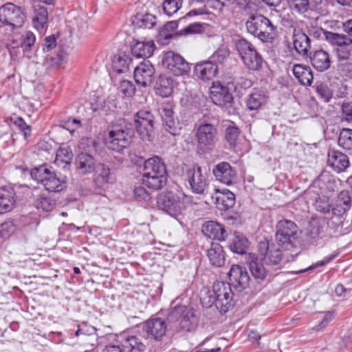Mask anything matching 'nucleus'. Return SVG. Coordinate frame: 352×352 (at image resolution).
Segmentation results:
<instances>
[{
	"label": "nucleus",
	"mask_w": 352,
	"mask_h": 352,
	"mask_svg": "<svg viewBox=\"0 0 352 352\" xmlns=\"http://www.w3.org/2000/svg\"><path fill=\"white\" fill-rule=\"evenodd\" d=\"M78 148L81 150V152L91 153L95 151V142L91 138H83L79 142Z\"/></svg>",
	"instance_id": "obj_56"
},
{
	"label": "nucleus",
	"mask_w": 352,
	"mask_h": 352,
	"mask_svg": "<svg viewBox=\"0 0 352 352\" xmlns=\"http://www.w3.org/2000/svg\"><path fill=\"white\" fill-rule=\"evenodd\" d=\"M26 19L24 10L12 3L0 7V22L10 31L20 28Z\"/></svg>",
	"instance_id": "obj_4"
},
{
	"label": "nucleus",
	"mask_w": 352,
	"mask_h": 352,
	"mask_svg": "<svg viewBox=\"0 0 352 352\" xmlns=\"http://www.w3.org/2000/svg\"><path fill=\"white\" fill-rule=\"evenodd\" d=\"M189 198L182 192H164L157 198L158 207L171 217H177L186 208L185 202Z\"/></svg>",
	"instance_id": "obj_3"
},
{
	"label": "nucleus",
	"mask_w": 352,
	"mask_h": 352,
	"mask_svg": "<svg viewBox=\"0 0 352 352\" xmlns=\"http://www.w3.org/2000/svg\"><path fill=\"white\" fill-rule=\"evenodd\" d=\"M290 8L298 13L314 10L322 3V0H287Z\"/></svg>",
	"instance_id": "obj_32"
},
{
	"label": "nucleus",
	"mask_w": 352,
	"mask_h": 352,
	"mask_svg": "<svg viewBox=\"0 0 352 352\" xmlns=\"http://www.w3.org/2000/svg\"><path fill=\"white\" fill-rule=\"evenodd\" d=\"M195 75L204 80H208L212 79L217 74V66L211 61L201 62L195 66Z\"/></svg>",
	"instance_id": "obj_27"
},
{
	"label": "nucleus",
	"mask_w": 352,
	"mask_h": 352,
	"mask_svg": "<svg viewBox=\"0 0 352 352\" xmlns=\"http://www.w3.org/2000/svg\"><path fill=\"white\" fill-rule=\"evenodd\" d=\"M207 256L210 263L215 267H221L225 263V254L222 246L218 243H212L208 250Z\"/></svg>",
	"instance_id": "obj_33"
},
{
	"label": "nucleus",
	"mask_w": 352,
	"mask_h": 352,
	"mask_svg": "<svg viewBox=\"0 0 352 352\" xmlns=\"http://www.w3.org/2000/svg\"><path fill=\"white\" fill-rule=\"evenodd\" d=\"M155 74L154 67L149 60L142 61L134 69V78L136 83L142 87L151 85Z\"/></svg>",
	"instance_id": "obj_18"
},
{
	"label": "nucleus",
	"mask_w": 352,
	"mask_h": 352,
	"mask_svg": "<svg viewBox=\"0 0 352 352\" xmlns=\"http://www.w3.org/2000/svg\"><path fill=\"white\" fill-rule=\"evenodd\" d=\"M134 197L136 199L148 201L150 199V195L142 186H137L134 189Z\"/></svg>",
	"instance_id": "obj_62"
},
{
	"label": "nucleus",
	"mask_w": 352,
	"mask_h": 352,
	"mask_svg": "<svg viewBox=\"0 0 352 352\" xmlns=\"http://www.w3.org/2000/svg\"><path fill=\"white\" fill-rule=\"evenodd\" d=\"M212 198L215 199L217 207L221 210L232 208L235 203V195L228 189L216 190Z\"/></svg>",
	"instance_id": "obj_23"
},
{
	"label": "nucleus",
	"mask_w": 352,
	"mask_h": 352,
	"mask_svg": "<svg viewBox=\"0 0 352 352\" xmlns=\"http://www.w3.org/2000/svg\"><path fill=\"white\" fill-rule=\"evenodd\" d=\"M339 145L352 155V129H343L338 138Z\"/></svg>",
	"instance_id": "obj_46"
},
{
	"label": "nucleus",
	"mask_w": 352,
	"mask_h": 352,
	"mask_svg": "<svg viewBox=\"0 0 352 352\" xmlns=\"http://www.w3.org/2000/svg\"><path fill=\"white\" fill-rule=\"evenodd\" d=\"M292 71L294 76L298 80L300 84L303 85H311L313 80V75L309 67L296 64L294 65Z\"/></svg>",
	"instance_id": "obj_38"
},
{
	"label": "nucleus",
	"mask_w": 352,
	"mask_h": 352,
	"mask_svg": "<svg viewBox=\"0 0 352 352\" xmlns=\"http://www.w3.org/2000/svg\"><path fill=\"white\" fill-rule=\"evenodd\" d=\"M159 113L165 130L173 135L179 134L181 126L178 119L175 116L173 104L162 103L159 108Z\"/></svg>",
	"instance_id": "obj_13"
},
{
	"label": "nucleus",
	"mask_w": 352,
	"mask_h": 352,
	"mask_svg": "<svg viewBox=\"0 0 352 352\" xmlns=\"http://www.w3.org/2000/svg\"><path fill=\"white\" fill-rule=\"evenodd\" d=\"M157 86L159 94L164 97H167L172 93L173 80L169 78L160 77Z\"/></svg>",
	"instance_id": "obj_50"
},
{
	"label": "nucleus",
	"mask_w": 352,
	"mask_h": 352,
	"mask_svg": "<svg viewBox=\"0 0 352 352\" xmlns=\"http://www.w3.org/2000/svg\"><path fill=\"white\" fill-rule=\"evenodd\" d=\"M94 173V182L98 186H103L113 180L110 168L104 164L100 163L96 165Z\"/></svg>",
	"instance_id": "obj_31"
},
{
	"label": "nucleus",
	"mask_w": 352,
	"mask_h": 352,
	"mask_svg": "<svg viewBox=\"0 0 352 352\" xmlns=\"http://www.w3.org/2000/svg\"><path fill=\"white\" fill-rule=\"evenodd\" d=\"M123 352H144L145 344L136 336L124 337L121 341Z\"/></svg>",
	"instance_id": "obj_36"
},
{
	"label": "nucleus",
	"mask_w": 352,
	"mask_h": 352,
	"mask_svg": "<svg viewBox=\"0 0 352 352\" xmlns=\"http://www.w3.org/2000/svg\"><path fill=\"white\" fill-rule=\"evenodd\" d=\"M298 230L294 222L286 219L279 221L276 225V243L282 248L290 250L295 245Z\"/></svg>",
	"instance_id": "obj_5"
},
{
	"label": "nucleus",
	"mask_w": 352,
	"mask_h": 352,
	"mask_svg": "<svg viewBox=\"0 0 352 352\" xmlns=\"http://www.w3.org/2000/svg\"><path fill=\"white\" fill-rule=\"evenodd\" d=\"M202 32V25L199 23H191L186 28L182 29L176 33L177 35H187L192 34H197Z\"/></svg>",
	"instance_id": "obj_55"
},
{
	"label": "nucleus",
	"mask_w": 352,
	"mask_h": 352,
	"mask_svg": "<svg viewBox=\"0 0 352 352\" xmlns=\"http://www.w3.org/2000/svg\"><path fill=\"white\" fill-rule=\"evenodd\" d=\"M35 204L38 209L48 212L54 208L56 200L45 194H41L38 196Z\"/></svg>",
	"instance_id": "obj_47"
},
{
	"label": "nucleus",
	"mask_w": 352,
	"mask_h": 352,
	"mask_svg": "<svg viewBox=\"0 0 352 352\" xmlns=\"http://www.w3.org/2000/svg\"><path fill=\"white\" fill-rule=\"evenodd\" d=\"M258 250L266 265H277L282 260V252L280 249L276 248L274 243L270 244L267 241H261Z\"/></svg>",
	"instance_id": "obj_15"
},
{
	"label": "nucleus",
	"mask_w": 352,
	"mask_h": 352,
	"mask_svg": "<svg viewBox=\"0 0 352 352\" xmlns=\"http://www.w3.org/2000/svg\"><path fill=\"white\" fill-rule=\"evenodd\" d=\"M315 208L318 211L322 213L329 212L330 209V204L328 198L323 197L317 199L315 203Z\"/></svg>",
	"instance_id": "obj_60"
},
{
	"label": "nucleus",
	"mask_w": 352,
	"mask_h": 352,
	"mask_svg": "<svg viewBox=\"0 0 352 352\" xmlns=\"http://www.w3.org/2000/svg\"><path fill=\"white\" fill-rule=\"evenodd\" d=\"M267 102L266 95L261 91H255L248 97L246 104L250 110H257Z\"/></svg>",
	"instance_id": "obj_44"
},
{
	"label": "nucleus",
	"mask_w": 352,
	"mask_h": 352,
	"mask_svg": "<svg viewBox=\"0 0 352 352\" xmlns=\"http://www.w3.org/2000/svg\"><path fill=\"white\" fill-rule=\"evenodd\" d=\"M120 89L125 96L131 97L134 94L135 88L131 82L123 80L120 83Z\"/></svg>",
	"instance_id": "obj_59"
},
{
	"label": "nucleus",
	"mask_w": 352,
	"mask_h": 352,
	"mask_svg": "<svg viewBox=\"0 0 352 352\" xmlns=\"http://www.w3.org/2000/svg\"><path fill=\"white\" fill-rule=\"evenodd\" d=\"M168 318L171 321H179L181 329L186 331L195 329L197 324V318L194 310L184 305L175 307Z\"/></svg>",
	"instance_id": "obj_9"
},
{
	"label": "nucleus",
	"mask_w": 352,
	"mask_h": 352,
	"mask_svg": "<svg viewBox=\"0 0 352 352\" xmlns=\"http://www.w3.org/2000/svg\"><path fill=\"white\" fill-rule=\"evenodd\" d=\"M318 95L323 100L324 102H329L333 96V92L330 88L324 84H320L316 87Z\"/></svg>",
	"instance_id": "obj_54"
},
{
	"label": "nucleus",
	"mask_w": 352,
	"mask_h": 352,
	"mask_svg": "<svg viewBox=\"0 0 352 352\" xmlns=\"http://www.w3.org/2000/svg\"><path fill=\"white\" fill-rule=\"evenodd\" d=\"M14 125L23 133L24 138L27 140L31 135V126L28 125L23 118H17L14 122Z\"/></svg>",
	"instance_id": "obj_57"
},
{
	"label": "nucleus",
	"mask_w": 352,
	"mask_h": 352,
	"mask_svg": "<svg viewBox=\"0 0 352 352\" xmlns=\"http://www.w3.org/2000/svg\"><path fill=\"white\" fill-rule=\"evenodd\" d=\"M203 233L208 238L223 241L226 238V230L222 226L215 221H208L203 225Z\"/></svg>",
	"instance_id": "obj_30"
},
{
	"label": "nucleus",
	"mask_w": 352,
	"mask_h": 352,
	"mask_svg": "<svg viewBox=\"0 0 352 352\" xmlns=\"http://www.w3.org/2000/svg\"><path fill=\"white\" fill-rule=\"evenodd\" d=\"M293 44L296 51L302 56H307L308 51L311 48L310 38L300 30H294V31Z\"/></svg>",
	"instance_id": "obj_26"
},
{
	"label": "nucleus",
	"mask_w": 352,
	"mask_h": 352,
	"mask_svg": "<svg viewBox=\"0 0 352 352\" xmlns=\"http://www.w3.org/2000/svg\"><path fill=\"white\" fill-rule=\"evenodd\" d=\"M202 2L204 3V8L192 10L187 14V16H191L208 14V11L207 10V7L214 10L221 12L225 6V3L222 0H203Z\"/></svg>",
	"instance_id": "obj_39"
},
{
	"label": "nucleus",
	"mask_w": 352,
	"mask_h": 352,
	"mask_svg": "<svg viewBox=\"0 0 352 352\" xmlns=\"http://www.w3.org/2000/svg\"><path fill=\"white\" fill-rule=\"evenodd\" d=\"M141 27L151 29L156 24V17L151 14H146L142 16L140 19Z\"/></svg>",
	"instance_id": "obj_61"
},
{
	"label": "nucleus",
	"mask_w": 352,
	"mask_h": 352,
	"mask_svg": "<svg viewBox=\"0 0 352 352\" xmlns=\"http://www.w3.org/2000/svg\"><path fill=\"white\" fill-rule=\"evenodd\" d=\"M309 58L311 65L318 72H324L330 67L329 55L328 52L323 50H318L311 52Z\"/></svg>",
	"instance_id": "obj_22"
},
{
	"label": "nucleus",
	"mask_w": 352,
	"mask_h": 352,
	"mask_svg": "<svg viewBox=\"0 0 352 352\" xmlns=\"http://www.w3.org/2000/svg\"><path fill=\"white\" fill-rule=\"evenodd\" d=\"M342 116L348 122H352V104L343 103L342 105Z\"/></svg>",
	"instance_id": "obj_64"
},
{
	"label": "nucleus",
	"mask_w": 352,
	"mask_h": 352,
	"mask_svg": "<svg viewBox=\"0 0 352 352\" xmlns=\"http://www.w3.org/2000/svg\"><path fill=\"white\" fill-rule=\"evenodd\" d=\"M247 31L263 42L272 41L276 35V27L266 16L256 14L245 22Z\"/></svg>",
	"instance_id": "obj_1"
},
{
	"label": "nucleus",
	"mask_w": 352,
	"mask_h": 352,
	"mask_svg": "<svg viewBox=\"0 0 352 352\" xmlns=\"http://www.w3.org/2000/svg\"><path fill=\"white\" fill-rule=\"evenodd\" d=\"M186 180L189 188L195 194H204L208 186V176L201 168L197 165L193 166L186 172Z\"/></svg>",
	"instance_id": "obj_11"
},
{
	"label": "nucleus",
	"mask_w": 352,
	"mask_h": 352,
	"mask_svg": "<svg viewBox=\"0 0 352 352\" xmlns=\"http://www.w3.org/2000/svg\"><path fill=\"white\" fill-rule=\"evenodd\" d=\"M132 130L126 125H113L109 131L107 140L108 147L116 151H120L131 142Z\"/></svg>",
	"instance_id": "obj_8"
},
{
	"label": "nucleus",
	"mask_w": 352,
	"mask_h": 352,
	"mask_svg": "<svg viewBox=\"0 0 352 352\" xmlns=\"http://www.w3.org/2000/svg\"><path fill=\"white\" fill-rule=\"evenodd\" d=\"M177 27L178 25L175 21L166 23L163 30L160 32V36L166 40L171 38L174 34V31L177 28Z\"/></svg>",
	"instance_id": "obj_53"
},
{
	"label": "nucleus",
	"mask_w": 352,
	"mask_h": 352,
	"mask_svg": "<svg viewBox=\"0 0 352 352\" xmlns=\"http://www.w3.org/2000/svg\"><path fill=\"white\" fill-rule=\"evenodd\" d=\"M164 170H166V166L157 156H154L144 162V173H164Z\"/></svg>",
	"instance_id": "obj_41"
},
{
	"label": "nucleus",
	"mask_w": 352,
	"mask_h": 352,
	"mask_svg": "<svg viewBox=\"0 0 352 352\" xmlns=\"http://www.w3.org/2000/svg\"><path fill=\"white\" fill-rule=\"evenodd\" d=\"M351 206V199L349 191L342 190L340 192L336 200V206L333 208L334 214L341 216Z\"/></svg>",
	"instance_id": "obj_35"
},
{
	"label": "nucleus",
	"mask_w": 352,
	"mask_h": 352,
	"mask_svg": "<svg viewBox=\"0 0 352 352\" xmlns=\"http://www.w3.org/2000/svg\"><path fill=\"white\" fill-rule=\"evenodd\" d=\"M210 98L214 104L221 108L231 107L233 102L232 94L230 92L228 88L219 82L213 83L211 87Z\"/></svg>",
	"instance_id": "obj_16"
},
{
	"label": "nucleus",
	"mask_w": 352,
	"mask_h": 352,
	"mask_svg": "<svg viewBox=\"0 0 352 352\" xmlns=\"http://www.w3.org/2000/svg\"><path fill=\"white\" fill-rule=\"evenodd\" d=\"M240 130L239 127L235 125H229L226 129V139L229 143L230 146L234 147L239 139Z\"/></svg>",
	"instance_id": "obj_49"
},
{
	"label": "nucleus",
	"mask_w": 352,
	"mask_h": 352,
	"mask_svg": "<svg viewBox=\"0 0 352 352\" xmlns=\"http://www.w3.org/2000/svg\"><path fill=\"white\" fill-rule=\"evenodd\" d=\"M98 331V329L94 327H85V328L84 327H82V328H80L78 329L76 331V336H79L80 335H88V336H91V335H96L98 337V342L99 343H102V338L103 337L102 336H99L98 333H97Z\"/></svg>",
	"instance_id": "obj_58"
},
{
	"label": "nucleus",
	"mask_w": 352,
	"mask_h": 352,
	"mask_svg": "<svg viewBox=\"0 0 352 352\" xmlns=\"http://www.w3.org/2000/svg\"><path fill=\"white\" fill-rule=\"evenodd\" d=\"M131 61V58L125 52H120L114 56L112 67L117 73H124L129 70Z\"/></svg>",
	"instance_id": "obj_40"
},
{
	"label": "nucleus",
	"mask_w": 352,
	"mask_h": 352,
	"mask_svg": "<svg viewBox=\"0 0 352 352\" xmlns=\"http://www.w3.org/2000/svg\"><path fill=\"white\" fill-rule=\"evenodd\" d=\"M138 133L144 140L150 141L153 133V116L148 111L140 110L135 117Z\"/></svg>",
	"instance_id": "obj_12"
},
{
	"label": "nucleus",
	"mask_w": 352,
	"mask_h": 352,
	"mask_svg": "<svg viewBox=\"0 0 352 352\" xmlns=\"http://www.w3.org/2000/svg\"><path fill=\"white\" fill-rule=\"evenodd\" d=\"M36 41L35 35L30 31H26L21 36V47L24 52L32 50Z\"/></svg>",
	"instance_id": "obj_51"
},
{
	"label": "nucleus",
	"mask_w": 352,
	"mask_h": 352,
	"mask_svg": "<svg viewBox=\"0 0 352 352\" xmlns=\"http://www.w3.org/2000/svg\"><path fill=\"white\" fill-rule=\"evenodd\" d=\"M212 173L218 181L227 185L232 184L236 176L235 170L228 162H225L217 164Z\"/></svg>",
	"instance_id": "obj_21"
},
{
	"label": "nucleus",
	"mask_w": 352,
	"mask_h": 352,
	"mask_svg": "<svg viewBox=\"0 0 352 352\" xmlns=\"http://www.w3.org/2000/svg\"><path fill=\"white\" fill-rule=\"evenodd\" d=\"M33 179L43 185L50 192H60L66 188V177L58 176L45 166L34 168L30 172Z\"/></svg>",
	"instance_id": "obj_2"
},
{
	"label": "nucleus",
	"mask_w": 352,
	"mask_h": 352,
	"mask_svg": "<svg viewBox=\"0 0 352 352\" xmlns=\"http://www.w3.org/2000/svg\"><path fill=\"white\" fill-rule=\"evenodd\" d=\"M34 15L32 23L34 27L39 32H43L47 28L48 21V12L45 7L41 5L34 6Z\"/></svg>",
	"instance_id": "obj_29"
},
{
	"label": "nucleus",
	"mask_w": 352,
	"mask_h": 352,
	"mask_svg": "<svg viewBox=\"0 0 352 352\" xmlns=\"http://www.w3.org/2000/svg\"><path fill=\"white\" fill-rule=\"evenodd\" d=\"M336 56L339 61L349 60L352 65V45L341 48H336Z\"/></svg>",
	"instance_id": "obj_52"
},
{
	"label": "nucleus",
	"mask_w": 352,
	"mask_h": 352,
	"mask_svg": "<svg viewBox=\"0 0 352 352\" xmlns=\"http://www.w3.org/2000/svg\"><path fill=\"white\" fill-rule=\"evenodd\" d=\"M155 47L153 40L136 41L131 46V54L137 58H148L153 54Z\"/></svg>",
	"instance_id": "obj_28"
},
{
	"label": "nucleus",
	"mask_w": 352,
	"mask_h": 352,
	"mask_svg": "<svg viewBox=\"0 0 352 352\" xmlns=\"http://www.w3.org/2000/svg\"><path fill=\"white\" fill-rule=\"evenodd\" d=\"M249 269L252 276L255 279L264 280L267 275V270L264 267L263 263L255 256L250 255Z\"/></svg>",
	"instance_id": "obj_37"
},
{
	"label": "nucleus",
	"mask_w": 352,
	"mask_h": 352,
	"mask_svg": "<svg viewBox=\"0 0 352 352\" xmlns=\"http://www.w3.org/2000/svg\"><path fill=\"white\" fill-rule=\"evenodd\" d=\"M143 330L148 337L155 340H160L165 335L167 326L164 320L155 318L145 322L143 324Z\"/></svg>",
	"instance_id": "obj_20"
},
{
	"label": "nucleus",
	"mask_w": 352,
	"mask_h": 352,
	"mask_svg": "<svg viewBox=\"0 0 352 352\" xmlns=\"http://www.w3.org/2000/svg\"><path fill=\"white\" fill-rule=\"evenodd\" d=\"M228 275L230 280L228 284L239 290L245 289L249 285L250 278L245 267L243 266L232 265Z\"/></svg>",
	"instance_id": "obj_17"
},
{
	"label": "nucleus",
	"mask_w": 352,
	"mask_h": 352,
	"mask_svg": "<svg viewBox=\"0 0 352 352\" xmlns=\"http://www.w3.org/2000/svg\"><path fill=\"white\" fill-rule=\"evenodd\" d=\"M248 246V239L239 233L235 232L230 245V250L235 253L243 254Z\"/></svg>",
	"instance_id": "obj_45"
},
{
	"label": "nucleus",
	"mask_w": 352,
	"mask_h": 352,
	"mask_svg": "<svg viewBox=\"0 0 352 352\" xmlns=\"http://www.w3.org/2000/svg\"><path fill=\"white\" fill-rule=\"evenodd\" d=\"M195 138L199 148L211 150L217 140V130L214 125L203 122L197 128Z\"/></svg>",
	"instance_id": "obj_10"
},
{
	"label": "nucleus",
	"mask_w": 352,
	"mask_h": 352,
	"mask_svg": "<svg viewBox=\"0 0 352 352\" xmlns=\"http://www.w3.org/2000/svg\"><path fill=\"white\" fill-rule=\"evenodd\" d=\"M76 171L80 175H88L96 169V160L92 153L80 152L75 159Z\"/></svg>",
	"instance_id": "obj_19"
},
{
	"label": "nucleus",
	"mask_w": 352,
	"mask_h": 352,
	"mask_svg": "<svg viewBox=\"0 0 352 352\" xmlns=\"http://www.w3.org/2000/svg\"><path fill=\"white\" fill-rule=\"evenodd\" d=\"M73 158V153L70 148H60L56 155L54 163L56 166L65 168L69 166Z\"/></svg>",
	"instance_id": "obj_43"
},
{
	"label": "nucleus",
	"mask_w": 352,
	"mask_h": 352,
	"mask_svg": "<svg viewBox=\"0 0 352 352\" xmlns=\"http://www.w3.org/2000/svg\"><path fill=\"white\" fill-rule=\"evenodd\" d=\"M15 193L12 189H0V214L10 211L15 203Z\"/></svg>",
	"instance_id": "obj_34"
},
{
	"label": "nucleus",
	"mask_w": 352,
	"mask_h": 352,
	"mask_svg": "<svg viewBox=\"0 0 352 352\" xmlns=\"http://www.w3.org/2000/svg\"><path fill=\"white\" fill-rule=\"evenodd\" d=\"M142 182L149 188L153 190L161 189L166 184L167 172L164 170V173H143Z\"/></svg>",
	"instance_id": "obj_24"
},
{
	"label": "nucleus",
	"mask_w": 352,
	"mask_h": 352,
	"mask_svg": "<svg viewBox=\"0 0 352 352\" xmlns=\"http://www.w3.org/2000/svg\"><path fill=\"white\" fill-rule=\"evenodd\" d=\"M334 318V314L331 311L324 313L322 320L314 327L316 331H320L325 328L329 322Z\"/></svg>",
	"instance_id": "obj_63"
},
{
	"label": "nucleus",
	"mask_w": 352,
	"mask_h": 352,
	"mask_svg": "<svg viewBox=\"0 0 352 352\" xmlns=\"http://www.w3.org/2000/svg\"><path fill=\"white\" fill-rule=\"evenodd\" d=\"M182 3V0H164L162 9L166 15L170 16L181 9Z\"/></svg>",
	"instance_id": "obj_48"
},
{
	"label": "nucleus",
	"mask_w": 352,
	"mask_h": 352,
	"mask_svg": "<svg viewBox=\"0 0 352 352\" xmlns=\"http://www.w3.org/2000/svg\"><path fill=\"white\" fill-rule=\"evenodd\" d=\"M236 48L245 65L251 70L259 69L263 64V58L253 45L244 38L236 42Z\"/></svg>",
	"instance_id": "obj_7"
},
{
	"label": "nucleus",
	"mask_w": 352,
	"mask_h": 352,
	"mask_svg": "<svg viewBox=\"0 0 352 352\" xmlns=\"http://www.w3.org/2000/svg\"><path fill=\"white\" fill-rule=\"evenodd\" d=\"M162 64L175 76L186 74L190 70L189 65L185 59L172 51L164 54Z\"/></svg>",
	"instance_id": "obj_14"
},
{
	"label": "nucleus",
	"mask_w": 352,
	"mask_h": 352,
	"mask_svg": "<svg viewBox=\"0 0 352 352\" xmlns=\"http://www.w3.org/2000/svg\"><path fill=\"white\" fill-rule=\"evenodd\" d=\"M328 163L338 173L344 171L349 166L347 155L336 150L329 151Z\"/></svg>",
	"instance_id": "obj_25"
},
{
	"label": "nucleus",
	"mask_w": 352,
	"mask_h": 352,
	"mask_svg": "<svg viewBox=\"0 0 352 352\" xmlns=\"http://www.w3.org/2000/svg\"><path fill=\"white\" fill-rule=\"evenodd\" d=\"M327 42L332 46H336V48H341L352 45V38L343 34L329 32V33L327 34Z\"/></svg>",
	"instance_id": "obj_42"
},
{
	"label": "nucleus",
	"mask_w": 352,
	"mask_h": 352,
	"mask_svg": "<svg viewBox=\"0 0 352 352\" xmlns=\"http://www.w3.org/2000/svg\"><path fill=\"white\" fill-rule=\"evenodd\" d=\"M212 295L210 296L209 307L214 304L221 313H226L232 306V294L230 284L216 282L213 285Z\"/></svg>",
	"instance_id": "obj_6"
}]
</instances>
